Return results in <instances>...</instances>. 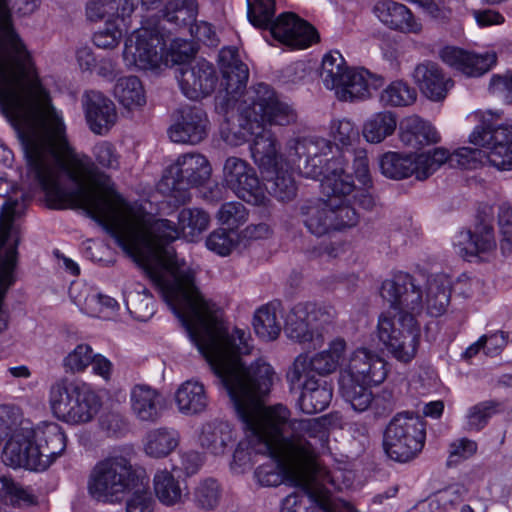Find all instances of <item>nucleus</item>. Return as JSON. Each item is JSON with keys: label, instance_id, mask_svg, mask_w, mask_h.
Returning <instances> with one entry per match:
<instances>
[{"label": "nucleus", "instance_id": "f257e3e1", "mask_svg": "<svg viewBox=\"0 0 512 512\" xmlns=\"http://www.w3.org/2000/svg\"><path fill=\"white\" fill-rule=\"evenodd\" d=\"M34 96L0 93V109L16 130L27 163L21 187L0 177V197L6 198L0 211V243L7 236L19 244L21 227L17 222L41 190L49 208L79 207L97 220L107 215L108 199L101 195L104 174L91 159L69 145L65 125L53 107L40 109Z\"/></svg>", "mask_w": 512, "mask_h": 512}, {"label": "nucleus", "instance_id": "f03ea898", "mask_svg": "<svg viewBox=\"0 0 512 512\" xmlns=\"http://www.w3.org/2000/svg\"><path fill=\"white\" fill-rule=\"evenodd\" d=\"M108 199L107 215H97L117 244L159 289L179 318L193 344L231 336L224 322L210 312L208 302L195 283L196 272L180 259L170 245L180 234L193 241L209 226V214L200 208H184L178 226L168 219L148 224L114 189L104 174L101 195Z\"/></svg>", "mask_w": 512, "mask_h": 512}, {"label": "nucleus", "instance_id": "7ed1b4c3", "mask_svg": "<svg viewBox=\"0 0 512 512\" xmlns=\"http://www.w3.org/2000/svg\"><path fill=\"white\" fill-rule=\"evenodd\" d=\"M248 337V332L236 327L231 336L194 344L227 391L246 429L245 439L233 453L231 468L243 473L253 466L257 455H280L292 463H305L311 458V446L299 439L317 435L321 423L318 419L289 421L287 407L262 404L261 398L272 387L274 371L260 360L245 366L241 355L250 353Z\"/></svg>", "mask_w": 512, "mask_h": 512}, {"label": "nucleus", "instance_id": "20e7f679", "mask_svg": "<svg viewBox=\"0 0 512 512\" xmlns=\"http://www.w3.org/2000/svg\"><path fill=\"white\" fill-rule=\"evenodd\" d=\"M381 295L394 314L389 311L380 315L377 336L395 359L408 363L420 344L421 330L415 317L424 308L421 290L411 275L400 272L382 283Z\"/></svg>", "mask_w": 512, "mask_h": 512}, {"label": "nucleus", "instance_id": "39448f33", "mask_svg": "<svg viewBox=\"0 0 512 512\" xmlns=\"http://www.w3.org/2000/svg\"><path fill=\"white\" fill-rule=\"evenodd\" d=\"M40 0H0V93L34 96L40 92L31 56L14 30L11 9L32 14Z\"/></svg>", "mask_w": 512, "mask_h": 512}, {"label": "nucleus", "instance_id": "423d86ee", "mask_svg": "<svg viewBox=\"0 0 512 512\" xmlns=\"http://www.w3.org/2000/svg\"><path fill=\"white\" fill-rule=\"evenodd\" d=\"M320 77L327 89H337L342 101L367 99L371 89L376 90L384 84L382 76L365 68H349L338 51H331L323 57Z\"/></svg>", "mask_w": 512, "mask_h": 512}, {"label": "nucleus", "instance_id": "0eeeda50", "mask_svg": "<svg viewBox=\"0 0 512 512\" xmlns=\"http://www.w3.org/2000/svg\"><path fill=\"white\" fill-rule=\"evenodd\" d=\"M138 477L130 460L110 455L95 464L88 479V492L103 503H120L136 486Z\"/></svg>", "mask_w": 512, "mask_h": 512}, {"label": "nucleus", "instance_id": "6e6552de", "mask_svg": "<svg viewBox=\"0 0 512 512\" xmlns=\"http://www.w3.org/2000/svg\"><path fill=\"white\" fill-rule=\"evenodd\" d=\"M49 403L53 414L68 424L90 422L101 408L99 396L86 384L55 382L49 391Z\"/></svg>", "mask_w": 512, "mask_h": 512}, {"label": "nucleus", "instance_id": "1a4fd4ad", "mask_svg": "<svg viewBox=\"0 0 512 512\" xmlns=\"http://www.w3.org/2000/svg\"><path fill=\"white\" fill-rule=\"evenodd\" d=\"M426 440V422L413 412L393 416L385 428L383 449L386 455L399 463L415 459Z\"/></svg>", "mask_w": 512, "mask_h": 512}, {"label": "nucleus", "instance_id": "9d476101", "mask_svg": "<svg viewBox=\"0 0 512 512\" xmlns=\"http://www.w3.org/2000/svg\"><path fill=\"white\" fill-rule=\"evenodd\" d=\"M211 165L208 159L199 153L179 155L169 166L159 184L161 193L174 199L177 205H183L190 200V188L204 184L211 175Z\"/></svg>", "mask_w": 512, "mask_h": 512}, {"label": "nucleus", "instance_id": "9b49d317", "mask_svg": "<svg viewBox=\"0 0 512 512\" xmlns=\"http://www.w3.org/2000/svg\"><path fill=\"white\" fill-rule=\"evenodd\" d=\"M469 140L482 151L489 163L499 170H512V126L497 124L491 113L483 116L480 123L470 134ZM482 156H480V161Z\"/></svg>", "mask_w": 512, "mask_h": 512}, {"label": "nucleus", "instance_id": "f8f14e48", "mask_svg": "<svg viewBox=\"0 0 512 512\" xmlns=\"http://www.w3.org/2000/svg\"><path fill=\"white\" fill-rule=\"evenodd\" d=\"M243 104L246 105V113L253 115L261 125L289 126L295 124L298 119L294 107L282 100L266 83L252 86L247 91Z\"/></svg>", "mask_w": 512, "mask_h": 512}, {"label": "nucleus", "instance_id": "ddd939ff", "mask_svg": "<svg viewBox=\"0 0 512 512\" xmlns=\"http://www.w3.org/2000/svg\"><path fill=\"white\" fill-rule=\"evenodd\" d=\"M332 148L330 140L317 136L293 138L287 143L288 155L299 174L314 180H319L325 173L327 161L337 159L328 157Z\"/></svg>", "mask_w": 512, "mask_h": 512}, {"label": "nucleus", "instance_id": "4468645a", "mask_svg": "<svg viewBox=\"0 0 512 512\" xmlns=\"http://www.w3.org/2000/svg\"><path fill=\"white\" fill-rule=\"evenodd\" d=\"M320 179L322 192L328 199L357 202L358 206L365 210L373 208L375 201L372 194L365 187L355 185L352 175L346 172V161L343 156L327 161L325 173Z\"/></svg>", "mask_w": 512, "mask_h": 512}, {"label": "nucleus", "instance_id": "2eb2a0df", "mask_svg": "<svg viewBox=\"0 0 512 512\" xmlns=\"http://www.w3.org/2000/svg\"><path fill=\"white\" fill-rule=\"evenodd\" d=\"M223 185L236 197L254 206H265L269 201L265 186L261 183L256 170L244 159L228 157L222 170Z\"/></svg>", "mask_w": 512, "mask_h": 512}, {"label": "nucleus", "instance_id": "dca6fc26", "mask_svg": "<svg viewBox=\"0 0 512 512\" xmlns=\"http://www.w3.org/2000/svg\"><path fill=\"white\" fill-rule=\"evenodd\" d=\"M326 437V430L324 426L321 424V430L317 435L308 436L303 435L299 439L300 442H308L311 446V458L309 461L305 463H292L287 459L280 455H268L269 459L266 463L261 464L255 470V478L261 486L266 487H274L280 485L286 474L291 473H311L312 476H315L321 473V470L316 462V451H315V443L316 441L323 442Z\"/></svg>", "mask_w": 512, "mask_h": 512}, {"label": "nucleus", "instance_id": "f3484780", "mask_svg": "<svg viewBox=\"0 0 512 512\" xmlns=\"http://www.w3.org/2000/svg\"><path fill=\"white\" fill-rule=\"evenodd\" d=\"M346 342L342 338H336L330 342L328 349L316 353L311 358L307 355H299L287 372V381L294 386L303 378H315L313 372L325 376L333 373L344 359Z\"/></svg>", "mask_w": 512, "mask_h": 512}, {"label": "nucleus", "instance_id": "a211bd4d", "mask_svg": "<svg viewBox=\"0 0 512 512\" xmlns=\"http://www.w3.org/2000/svg\"><path fill=\"white\" fill-rule=\"evenodd\" d=\"M2 458L6 465L13 468L43 471L49 467V460L40 456L34 428L24 426L7 441Z\"/></svg>", "mask_w": 512, "mask_h": 512}, {"label": "nucleus", "instance_id": "6ab92c4d", "mask_svg": "<svg viewBox=\"0 0 512 512\" xmlns=\"http://www.w3.org/2000/svg\"><path fill=\"white\" fill-rule=\"evenodd\" d=\"M165 49L166 43L158 32L142 28L126 39L123 57L139 69H154L162 62Z\"/></svg>", "mask_w": 512, "mask_h": 512}, {"label": "nucleus", "instance_id": "aec40b11", "mask_svg": "<svg viewBox=\"0 0 512 512\" xmlns=\"http://www.w3.org/2000/svg\"><path fill=\"white\" fill-rule=\"evenodd\" d=\"M210 122L205 110L198 105H184L172 113L167 133L174 143L197 145L207 138Z\"/></svg>", "mask_w": 512, "mask_h": 512}, {"label": "nucleus", "instance_id": "412c9836", "mask_svg": "<svg viewBox=\"0 0 512 512\" xmlns=\"http://www.w3.org/2000/svg\"><path fill=\"white\" fill-rule=\"evenodd\" d=\"M339 391L343 399L357 412H364L369 408L375 409V414L383 415L393 409L392 394L383 391L382 394L373 395L371 384L352 380L349 375H339Z\"/></svg>", "mask_w": 512, "mask_h": 512}, {"label": "nucleus", "instance_id": "4be33fe9", "mask_svg": "<svg viewBox=\"0 0 512 512\" xmlns=\"http://www.w3.org/2000/svg\"><path fill=\"white\" fill-rule=\"evenodd\" d=\"M177 79L182 93L191 100H199L210 95L218 80L213 64L205 59L180 68Z\"/></svg>", "mask_w": 512, "mask_h": 512}, {"label": "nucleus", "instance_id": "5701e85b", "mask_svg": "<svg viewBox=\"0 0 512 512\" xmlns=\"http://www.w3.org/2000/svg\"><path fill=\"white\" fill-rule=\"evenodd\" d=\"M267 29L276 40L296 48H307L319 38L312 25L292 12L280 14Z\"/></svg>", "mask_w": 512, "mask_h": 512}, {"label": "nucleus", "instance_id": "b1692460", "mask_svg": "<svg viewBox=\"0 0 512 512\" xmlns=\"http://www.w3.org/2000/svg\"><path fill=\"white\" fill-rule=\"evenodd\" d=\"M387 363L377 354L360 348L354 351L349 359L348 366L340 371V375H349L371 385L381 384L387 377Z\"/></svg>", "mask_w": 512, "mask_h": 512}, {"label": "nucleus", "instance_id": "393cba45", "mask_svg": "<svg viewBox=\"0 0 512 512\" xmlns=\"http://www.w3.org/2000/svg\"><path fill=\"white\" fill-rule=\"evenodd\" d=\"M481 153L480 149L477 148L461 147L451 154L447 149L439 147L418 154V165L420 166L418 180L427 179L448 160L450 162L456 161L463 168H471L472 163L479 160Z\"/></svg>", "mask_w": 512, "mask_h": 512}, {"label": "nucleus", "instance_id": "a878e982", "mask_svg": "<svg viewBox=\"0 0 512 512\" xmlns=\"http://www.w3.org/2000/svg\"><path fill=\"white\" fill-rule=\"evenodd\" d=\"M440 57L444 63L470 77L483 75L497 61L493 52L476 54L453 46L444 47Z\"/></svg>", "mask_w": 512, "mask_h": 512}, {"label": "nucleus", "instance_id": "bb28decb", "mask_svg": "<svg viewBox=\"0 0 512 512\" xmlns=\"http://www.w3.org/2000/svg\"><path fill=\"white\" fill-rule=\"evenodd\" d=\"M84 97L85 118L90 130L97 135L107 134L117 121L114 103L98 91H88Z\"/></svg>", "mask_w": 512, "mask_h": 512}, {"label": "nucleus", "instance_id": "cd10ccee", "mask_svg": "<svg viewBox=\"0 0 512 512\" xmlns=\"http://www.w3.org/2000/svg\"><path fill=\"white\" fill-rule=\"evenodd\" d=\"M455 252L464 259L488 253L496 248L493 226L480 222L474 231L461 230L453 238Z\"/></svg>", "mask_w": 512, "mask_h": 512}, {"label": "nucleus", "instance_id": "c85d7f7f", "mask_svg": "<svg viewBox=\"0 0 512 512\" xmlns=\"http://www.w3.org/2000/svg\"><path fill=\"white\" fill-rule=\"evenodd\" d=\"M219 64L222 72L221 86L232 99L246 88L249 69L239 59L236 47H224L219 52Z\"/></svg>", "mask_w": 512, "mask_h": 512}, {"label": "nucleus", "instance_id": "c756f323", "mask_svg": "<svg viewBox=\"0 0 512 512\" xmlns=\"http://www.w3.org/2000/svg\"><path fill=\"white\" fill-rule=\"evenodd\" d=\"M251 157L262 174L275 172L282 164L280 143L273 131L261 125L250 144Z\"/></svg>", "mask_w": 512, "mask_h": 512}, {"label": "nucleus", "instance_id": "7c9ffc66", "mask_svg": "<svg viewBox=\"0 0 512 512\" xmlns=\"http://www.w3.org/2000/svg\"><path fill=\"white\" fill-rule=\"evenodd\" d=\"M412 77L421 92L433 101L444 99L453 86V81L446 78L438 64L432 61L418 64L413 70Z\"/></svg>", "mask_w": 512, "mask_h": 512}, {"label": "nucleus", "instance_id": "2f4dec72", "mask_svg": "<svg viewBox=\"0 0 512 512\" xmlns=\"http://www.w3.org/2000/svg\"><path fill=\"white\" fill-rule=\"evenodd\" d=\"M374 12L378 19L390 29L412 34H419L422 31V24L404 4L384 0L375 5Z\"/></svg>", "mask_w": 512, "mask_h": 512}, {"label": "nucleus", "instance_id": "473e14b6", "mask_svg": "<svg viewBox=\"0 0 512 512\" xmlns=\"http://www.w3.org/2000/svg\"><path fill=\"white\" fill-rule=\"evenodd\" d=\"M18 245L13 241L12 235L7 236L4 243H0V332L8 325V314L3 309V301L8 289L15 283Z\"/></svg>", "mask_w": 512, "mask_h": 512}, {"label": "nucleus", "instance_id": "72a5a7b5", "mask_svg": "<svg viewBox=\"0 0 512 512\" xmlns=\"http://www.w3.org/2000/svg\"><path fill=\"white\" fill-rule=\"evenodd\" d=\"M131 410L142 422H156L162 414L161 394L148 385H135L130 393Z\"/></svg>", "mask_w": 512, "mask_h": 512}, {"label": "nucleus", "instance_id": "f704fd0d", "mask_svg": "<svg viewBox=\"0 0 512 512\" xmlns=\"http://www.w3.org/2000/svg\"><path fill=\"white\" fill-rule=\"evenodd\" d=\"M281 512H335L330 496L322 488H309L288 495Z\"/></svg>", "mask_w": 512, "mask_h": 512}, {"label": "nucleus", "instance_id": "c9c22d12", "mask_svg": "<svg viewBox=\"0 0 512 512\" xmlns=\"http://www.w3.org/2000/svg\"><path fill=\"white\" fill-rule=\"evenodd\" d=\"M296 387L302 389L298 406L303 413H319L329 406L333 394L326 383L321 384L316 378H303L299 384L290 385L291 389Z\"/></svg>", "mask_w": 512, "mask_h": 512}, {"label": "nucleus", "instance_id": "e433bc0d", "mask_svg": "<svg viewBox=\"0 0 512 512\" xmlns=\"http://www.w3.org/2000/svg\"><path fill=\"white\" fill-rule=\"evenodd\" d=\"M236 431L224 421H213L202 426L199 436L200 446L214 456L224 455L227 448L236 440Z\"/></svg>", "mask_w": 512, "mask_h": 512}, {"label": "nucleus", "instance_id": "4c0bfd02", "mask_svg": "<svg viewBox=\"0 0 512 512\" xmlns=\"http://www.w3.org/2000/svg\"><path fill=\"white\" fill-rule=\"evenodd\" d=\"M400 140L407 147L421 149L425 145L439 142L440 136L429 122L413 115L401 122Z\"/></svg>", "mask_w": 512, "mask_h": 512}, {"label": "nucleus", "instance_id": "58836bf2", "mask_svg": "<svg viewBox=\"0 0 512 512\" xmlns=\"http://www.w3.org/2000/svg\"><path fill=\"white\" fill-rule=\"evenodd\" d=\"M381 173L393 180H402L415 175L418 179L417 155L389 151L384 153L379 159Z\"/></svg>", "mask_w": 512, "mask_h": 512}, {"label": "nucleus", "instance_id": "ea45409f", "mask_svg": "<svg viewBox=\"0 0 512 512\" xmlns=\"http://www.w3.org/2000/svg\"><path fill=\"white\" fill-rule=\"evenodd\" d=\"M40 456L49 460V466L63 454L66 435L56 423H44L34 428Z\"/></svg>", "mask_w": 512, "mask_h": 512}, {"label": "nucleus", "instance_id": "a19ab883", "mask_svg": "<svg viewBox=\"0 0 512 512\" xmlns=\"http://www.w3.org/2000/svg\"><path fill=\"white\" fill-rule=\"evenodd\" d=\"M328 199L307 201L300 207V215L307 230L318 237L330 232L333 228Z\"/></svg>", "mask_w": 512, "mask_h": 512}, {"label": "nucleus", "instance_id": "79ce46f5", "mask_svg": "<svg viewBox=\"0 0 512 512\" xmlns=\"http://www.w3.org/2000/svg\"><path fill=\"white\" fill-rule=\"evenodd\" d=\"M175 401L181 413L195 415L206 409L208 396L202 383L187 380L177 389Z\"/></svg>", "mask_w": 512, "mask_h": 512}, {"label": "nucleus", "instance_id": "37998d69", "mask_svg": "<svg viewBox=\"0 0 512 512\" xmlns=\"http://www.w3.org/2000/svg\"><path fill=\"white\" fill-rule=\"evenodd\" d=\"M284 331L287 337L299 343H309L314 340L306 302L297 303L286 313Z\"/></svg>", "mask_w": 512, "mask_h": 512}, {"label": "nucleus", "instance_id": "c03bdc74", "mask_svg": "<svg viewBox=\"0 0 512 512\" xmlns=\"http://www.w3.org/2000/svg\"><path fill=\"white\" fill-rule=\"evenodd\" d=\"M137 7V0H90L86 4V16L89 21L97 22L106 15L125 21Z\"/></svg>", "mask_w": 512, "mask_h": 512}, {"label": "nucleus", "instance_id": "a18cd8bd", "mask_svg": "<svg viewBox=\"0 0 512 512\" xmlns=\"http://www.w3.org/2000/svg\"><path fill=\"white\" fill-rule=\"evenodd\" d=\"M450 281L444 275H437L428 280L426 289V310L432 317L443 315L450 303Z\"/></svg>", "mask_w": 512, "mask_h": 512}, {"label": "nucleus", "instance_id": "49530a36", "mask_svg": "<svg viewBox=\"0 0 512 512\" xmlns=\"http://www.w3.org/2000/svg\"><path fill=\"white\" fill-rule=\"evenodd\" d=\"M179 444V433L173 428L160 427L147 432L145 453L153 458L168 456Z\"/></svg>", "mask_w": 512, "mask_h": 512}, {"label": "nucleus", "instance_id": "de8ad7c7", "mask_svg": "<svg viewBox=\"0 0 512 512\" xmlns=\"http://www.w3.org/2000/svg\"><path fill=\"white\" fill-rule=\"evenodd\" d=\"M281 307L279 301L270 302L256 310L253 318L255 333L266 341L275 340L282 329L277 319V311Z\"/></svg>", "mask_w": 512, "mask_h": 512}, {"label": "nucleus", "instance_id": "09e8293b", "mask_svg": "<svg viewBox=\"0 0 512 512\" xmlns=\"http://www.w3.org/2000/svg\"><path fill=\"white\" fill-rule=\"evenodd\" d=\"M396 127V115L391 111H381L366 120L362 133L367 142L378 144L391 136Z\"/></svg>", "mask_w": 512, "mask_h": 512}, {"label": "nucleus", "instance_id": "8fccbe9b", "mask_svg": "<svg viewBox=\"0 0 512 512\" xmlns=\"http://www.w3.org/2000/svg\"><path fill=\"white\" fill-rule=\"evenodd\" d=\"M113 92L119 103L127 109L141 107L146 103L144 88L136 76L119 78Z\"/></svg>", "mask_w": 512, "mask_h": 512}, {"label": "nucleus", "instance_id": "3c124183", "mask_svg": "<svg viewBox=\"0 0 512 512\" xmlns=\"http://www.w3.org/2000/svg\"><path fill=\"white\" fill-rule=\"evenodd\" d=\"M504 409V402L498 400H486L471 406L466 415V430L481 431L494 415L503 412Z\"/></svg>", "mask_w": 512, "mask_h": 512}, {"label": "nucleus", "instance_id": "603ef678", "mask_svg": "<svg viewBox=\"0 0 512 512\" xmlns=\"http://www.w3.org/2000/svg\"><path fill=\"white\" fill-rule=\"evenodd\" d=\"M267 177L268 188L271 195L282 202H288L296 196L297 187L292 174L283 169L282 164L276 168L275 172L264 174Z\"/></svg>", "mask_w": 512, "mask_h": 512}, {"label": "nucleus", "instance_id": "864d4df0", "mask_svg": "<svg viewBox=\"0 0 512 512\" xmlns=\"http://www.w3.org/2000/svg\"><path fill=\"white\" fill-rule=\"evenodd\" d=\"M169 3V8L162 9L161 17L178 27H188L189 29L196 20L197 2L195 0H176Z\"/></svg>", "mask_w": 512, "mask_h": 512}, {"label": "nucleus", "instance_id": "5fc2aeb1", "mask_svg": "<svg viewBox=\"0 0 512 512\" xmlns=\"http://www.w3.org/2000/svg\"><path fill=\"white\" fill-rule=\"evenodd\" d=\"M153 482L155 494L162 504L171 506L181 500L182 490L179 481L169 471H158Z\"/></svg>", "mask_w": 512, "mask_h": 512}, {"label": "nucleus", "instance_id": "6e6d98bb", "mask_svg": "<svg viewBox=\"0 0 512 512\" xmlns=\"http://www.w3.org/2000/svg\"><path fill=\"white\" fill-rule=\"evenodd\" d=\"M260 127L261 124L253 118V115L246 113V105L243 104L238 125L232 127L224 139L232 146H240L245 142L252 141Z\"/></svg>", "mask_w": 512, "mask_h": 512}, {"label": "nucleus", "instance_id": "4d7b16f0", "mask_svg": "<svg viewBox=\"0 0 512 512\" xmlns=\"http://www.w3.org/2000/svg\"><path fill=\"white\" fill-rule=\"evenodd\" d=\"M222 495V489L214 478H206L199 482L193 492L195 505L202 510H214L217 508Z\"/></svg>", "mask_w": 512, "mask_h": 512}, {"label": "nucleus", "instance_id": "13d9d810", "mask_svg": "<svg viewBox=\"0 0 512 512\" xmlns=\"http://www.w3.org/2000/svg\"><path fill=\"white\" fill-rule=\"evenodd\" d=\"M329 206L331 209L330 218L332 220V230H342L350 228L358 223L359 216L356 211L355 205L357 202H344L338 199H328Z\"/></svg>", "mask_w": 512, "mask_h": 512}, {"label": "nucleus", "instance_id": "bf43d9fd", "mask_svg": "<svg viewBox=\"0 0 512 512\" xmlns=\"http://www.w3.org/2000/svg\"><path fill=\"white\" fill-rule=\"evenodd\" d=\"M330 136L337 147L349 148L360 140L358 126L347 118L335 119L330 123Z\"/></svg>", "mask_w": 512, "mask_h": 512}, {"label": "nucleus", "instance_id": "052dcab7", "mask_svg": "<svg viewBox=\"0 0 512 512\" xmlns=\"http://www.w3.org/2000/svg\"><path fill=\"white\" fill-rule=\"evenodd\" d=\"M417 93L414 88L401 80L392 82L381 93L380 99L384 105L393 107L408 106L415 102Z\"/></svg>", "mask_w": 512, "mask_h": 512}, {"label": "nucleus", "instance_id": "680f3d73", "mask_svg": "<svg viewBox=\"0 0 512 512\" xmlns=\"http://www.w3.org/2000/svg\"><path fill=\"white\" fill-rule=\"evenodd\" d=\"M129 313L138 321L149 320L155 312V301L149 291L143 287L142 292H130L126 298Z\"/></svg>", "mask_w": 512, "mask_h": 512}, {"label": "nucleus", "instance_id": "e2e57ef3", "mask_svg": "<svg viewBox=\"0 0 512 512\" xmlns=\"http://www.w3.org/2000/svg\"><path fill=\"white\" fill-rule=\"evenodd\" d=\"M308 318L313 328L315 338L322 337V330L331 325L336 318V310L332 305L325 303L306 302Z\"/></svg>", "mask_w": 512, "mask_h": 512}, {"label": "nucleus", "instance_id": "0e129e2a", "mask_svg": "<svg viewBox=\"0 0 512 512\" xmlns=\"http://www.w3.org/2000/svg\"><path fill=\"white\" fill-rule=\"evenodd\" d=\"M247 16L250 23L267 29L274 21L275 0H247Z\"/></svg>", "mask_w": 512, "mask_h": 512}, {"label": "nucleus", "instance_id": "69168bd1", "mask_svg": "<svg viewBox=\"0 0 512 512\" xmlns=\"http://www.w3.org/2000/svg\"><path fill=\"white\" fill-rule=\"evenodd\" d=\"M1 490L13 506L24 507L37 503L36 496L7 477H0Z\"/></svg>", "mask_w": 512, "mask_h": 512}, {"label": "nucleus", "instance_id": "338daca9", "mask_svg": "<svg viewBox=\"0 0 512 512\" xmlns=\"http://www.w3.org/2000/svg\"><path fill=\"white\" fill-rule=\"evenodd\" d=\"M462 501V489L460 487H449L435 493L430 498L429 506L433 512H450Z\"/></svg>", "mask_w": 512, "mask_h": 512}, {"label": "nucleus", "instance_id": "774afa93", "mask_svg": "<svg viewBox=\"0 0 512 512\" xmlns=\"http://www.w3.org/2000/svg\"><path fill=\"white\" fill-rule=\"evenodd\" d=\"M498 225L501 234L500 248L503 254L512 253V205L502 203L498 211Z\"/></svg>", "mask_w": 512, "mask_h": 512}]
</instances>
